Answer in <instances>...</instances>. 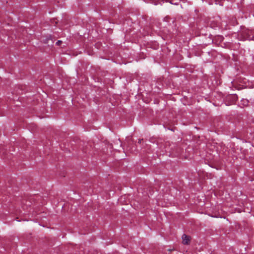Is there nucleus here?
<instances>
[{"instance_id":"3","label":"nucleus","mask_w":254,"mask_h":254,"mask_svg":"<svg viewBox=\"0 0 254 254\" xmlns=\"http://www.w3.org/2000/svg\"><path fill=\"white\" fill-rule=\"evenodd\" d=\"M234 100H236V99L237 98V96H235V95H233L231 96Z\"/></svg>"},{"instance_id":"2","label":"nucleus","mask_w":254,"mask_h":254,"mask_svg":"<svg viewBox=\"0 0 254 254\" xmlns=\"http://www.w3.org/2000/svg\"><path fill=\"white\" fill-rule=\"evenodd\" d=\"M62 43V41H61V40H59V41H58L57 42V43H56V45H58V46H60V45L61 44V43Z\"/></svg>"},{"instance_id":"1","label":"nucleus","mask_w":254,"mask_h":254,"mask_svg":"<svg viewBox=\"0 0 254 254\" xmlns=\"http://www.w3.org/2000/svg\"><path fill=\"white\" fill-rule=\"evenodd\" d=\"M182 240H183V243L185 245L189 244L190 242V237L185 234H184L182 236Z\"/></svg>"}]
</instances>
